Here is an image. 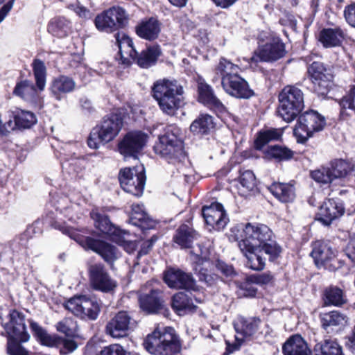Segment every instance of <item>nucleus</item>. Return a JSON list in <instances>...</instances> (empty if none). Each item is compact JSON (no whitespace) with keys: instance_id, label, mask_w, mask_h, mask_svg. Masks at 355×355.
Wrapping results in <instances>:
<instances>
[{"instance_id":"29","label":"nucleus","mask_w":355,"mask_h":355,"mask_svg":"<svg viewBox=\"0 0 355 355\" xmlns=\"http://www.w3.org/2000/svg\"><path fill=\"white\" fill-rule=\"evenodd\" d=\"M130 222L141 229H152L155 227V221L150 218L144 209L142 204H133Z\"/></svg>"},{"instance_id":"39","label":"nucleus","mask_w":355,"mask_h":355,"mask_svg":"<svg viewBox=\"0 0 355 355\" xmlns=\"http://www.w3.org/2000/svg\"><path fill=\"white\" fill-rule=\"evenodd\" d=\"M247 259L246 266L253 270H262L266 266V259L262 257L259 248H239Z\"/></svg>"},{"instance_id":"64","label":"nucleus","mask_w":355,"mask_h":355,"mask_svg":"<svg viewBox=\"0 0 355 355\" xmlns=\"http://www.w3.org/2000/svg\"><path fill=\"white\" fill-rule=\"evenodd\" d=\"M345 253L352 262H355V235L350 239L345 248Z\"/></svg>"},{"instance_id":"5","label":"nucleus","mask_w":355,"mask_h":355,"mask_svg":"<svg viewBox=\"0 0 355 355\" xmlns=\"http://www.w3.org/2000/svg\"><path fill=\"white\" fill-rule=\"evenodd\" d=\"M180 135L181 130L178 127L174 125H168L154 146L155 153L169 163L181 161L184 157V151Z\"/></svg>"},{"instance_id":"33","label":"nucleus","mask_w":355,"mask_h":355,"mask_svg":"<svg viewBox=\"0 0 355 355\" xmlns=\"http://www.w3.org/2000/svg\"><path fill=\"white\" fill-rule=\"evenodd\" d=\"M90 216L94 221L95 227L102 233L110 236L119 235L120 230L111 223L107 216L100 213L96 209L91 211Z\"/></svg>"},{"instance_id":"19","label":"nucleus","mask_w":355,"mask_h":355,"mask_svg":"<svg viewBox=\"0 0 355 355\" xmlns=\"http://www.w3.org/2000/svg\"><path fill=\"white\" fill-rule=\"evenodd\" d=\"M89 278L92 287L104 293L112 291L116 286L102 264H94L89 267Z\"/></svg>"},{"instance_id":"26","label":"nucleus","mask_w":355,"mask_h":355,"mask_svg":"<svg viewBox=\"0 0 355 355\" xmlns=\"http://www.w3.org/2000/svg\"><path fill=\"white\" fill-rule=\"evenodd\" d=\"M115 38L119 49L122 63L129 64L130 59H135L137 55L132 39L123 32L117 33L115 35Z\"/></svg>"},{"instance_id":"3","label":"nucleus","mask_w":355,"mask_h":355,"mask_svg":"<svg viewBox=\"0 0 355 355\" xmlns=\"http://www.w3.org/2000/svg\"><path fill=\"white\" fill-rule=\"evenodd\" d=\"M152 90L153 96L163 112L173 115L180 107L184 90L176 80H159L154 83Z\"/></svg>"},{"instance_id":"8","label":"nucleus","mask_w":355,"mask_h":355,"mask_svg":"<svg viewBox=\"0 0 355 355\" xmlns=\"http://www.w3.org/2000/svg\"><path fill=\"white\" fill-rule=\"evenodd\" d=\"M278 113L286 122L295 119L304 107V94L298 87L287 85L279 94Z\"/></svg>"},{"instance_id":"38","label":"nucleus","mask_w":355,"mask_h":355,"mask_svg":"<svg viewBox=\"0 0 355 355\" xmlns=\"http://www.w3.org/2000/svg\"><path fill=\"white\" fill-rule=\"evenodd\" d=\"M161 55V50L159 46H152L143 50L137 57L132 59L136 61L137 64L141 68H149L154 65L158 57Z\"/></svg>"},{"instance_id":"10","label":"nucleus","mask_w":355,"mask_h":355,"mask_svg":"<svg viewBox=\"0 0 355 355\" xmlns=\"http://www.w3.org/2000/svg\"><path fill=\"white\" fill-rule=\"evenodd\" d=\"M31 67L35 84L24 80V99L33 105H38L42 102L40 94L46 87L47 70L44 62L40 59H34Z\"/></svg>"},{"instance_id":"61","label":"nucleus","mask_w":355,"mask_h":355,"mask_svg":"<svg viewBox=\"0 0 355 355\" xmlns=\"http://www.w3.org/2000/svg\"><path fill=\"white\" fill-rule=\"evenodd\" d=\"M253 284L254 283L248 281L247 277L246 282L242 284L241 289L243 291V295L245 297H253L256 295L257 288L253 285Z\"/></svg>"},{"instance_id":"15","label":"nucleus","mask_w":355,"mask_h":355,"mask_svg":"<svg viewBox=\"0 0 355 355\" xmlns=\"http://www.w3.org/2000/svg\"><path fill=\"white\" fill-rule=\"evenodd\" d=\"M31 326L35 336L42 345L58 348L62 355H67L73 352L78 347L77 343L73 340L51 336L36 323H31Z\"/></svg>"},{"instance_id":"43","label":"nucleus","mask_w":355,"mask_h":355,"mask_svg":"<svg viewBox=\"0 0 355 355\" xmlns=\"http://www.w3.org/2000/svg\"><path fill=\"white\" fill-rule=\"evenodd\" d=\"M70 30V21L62 17L53 19L48 25V31L58 37H65Z\"/></svg>"},{"instance_id":"57","label":"nucleus","mask_w":355,"mask_h":355,"mask_svg":"<svg viewBox=\"0 0 355 355\" xmlns=\"http://www.w3.org/2000/svg\"><path fill=\"white\" fill-rule=\"evenodd\" d=\"M248 279L256 284H269L272 282L273 276L270 272H268L262 274L250 275L248 277Z\"/></svg>"},{"instance_id":"51","label":"nucleus","mask_w":355,"mask_h":355,"mask_svg":"<svg viewBox=\"0 0 355 355\" xmlns=\"http://www.w3.org/2000/svg\"><path fill=\"white\" fill-rule=\"evenodd\" d=\"M282 136L281 130L278 129H270L261 132L256 140L257 146H262L272 140H277Z\"/></svg>"},{"instance_id":"6","label":"nucleus","mask_w":355,"mask_h":355,"mask_svg":"<svg viewBox=\"0 0 355 355\" xmlns=\"http://www.w3.org/2000/svg\"><path fill=\"white\" fill-rule=\"evenodd\" d=\"M235 227L231 229L230 239L238 241L239 248H260L269 238L275 237L271 230L266 225L259 223H247L241 234Z\"/></svg>"},{"instance_id":"53","label":"nucleus","mask_w":355,"mask_h":355,"mask_svg":"<svg viewBox=\"0 0 355 355\" xmlns=\"http://www.w3.org/2000/svg\"><path fill=\"white\" fill-rule=\"evenodd\" d=\"M311 178L317 182L329 184L333 181L328 168H322L315 170L311 173Z\"/></svg>"},{"instance_id":"37","label":"nucleus","mask_w":355,"mask_h":355,"mask_svg":"<svg viewBox=\"0 0 355 355\" xmlns=\"http://www.w3.org/2000/svg\"><path fill=\"white\" fill-rule=\"evenodd\" d=\"M344 37L340 28H324L320 33L319 40L326 48L334 47L341 44Z\"/></svg>"},{"instance_id":"25","label":"nucleus","mask_w":355,"mask_h":355,"mask_svg":"<svg viewBox=\"0 0 355 355\" xmlns=\"http://www.w3.org/2000/svg\"><path fill=\"white\" fill-rule=\"evenodd\" d=\"M141 309L148 313H155L162 308L163 300L159 290L151 288L149 293L141 291L139 295Z\"/></svg>"},{"instance_id":"14","label":"nucleus","mask_w":355,"mask_h":355,"mask_svg":"<svg viewBox=\"0 0 355 355\" xmlns=\"http://www.w3.org/2000/svg\"><path fill=\"white\" fill-rule=\"evenodd\" d=\"M308 73L313 84L314 91L318 95H327L332 85L331 70L322 62H313L309 67Z\"/></svg>"},{"instance_id":"36","label":"nucleus","mask_w":355,"mask_h":355,"mask_svg":"<svg viewBox=\"0 0 355 355\" xmlns=\"http://www.w3.org/2000/svg\"><path fill=\"white\" fill-rule=\"evenodd\" d=\"M320 318L322 327L326 331L335 327H344L348 320L347 315L338 311L321 313Z\"/></svg>"},{"instance_id":"49","label":"nucleus","mask_w":355,"mask_h":355,"mask_svg":"<svg viewBox=\"0 0 355 355\" xmlns=\"http://www.w3.org/2000/svg\"><path fill=\"white\" fill-rule=\"evenodd\" d=\"M333 180L337 178H344L348 173L349 166L343 159L334 160L328 168Z\"/></svg>"},{"instance_id":"22","label":"nucleus","mask_w":355,"mask_h":355,"mask_svg":"<svg viewBox=\"0 0 355 355\" xmlns=\"http://www.w3.org/2000/svg\"><path fill=\"white\" fill-rule=\"evenodd\" d=\"M202 212L205 223L214 229L222 230L229 221L223 205L219 202H214L209 207H204Z\"/></svg>"},{"instance_id":"44","label":"nucleus","mask_w":355,"mask_h":355,"mask_svg":"<svg viewBox=\"0 0 355 355\" xmlns=\"http://www.w3.org/2000/svg\"><path fill=\"white\" fill-rule=\"evenodd\" d=\"M324 302L326 305L339 306L346 302L343 291L337 286H329L324 290Z\"/></svg>"},{"instance_id":"42","label":"nucleus","mask_w":355,"mask_h":355,"mask_svg":"<svg viewBox=\"0 0 355 355\" xmlns=\"http://www.w3.org/2000/svg\"><path fill=\"white\" fill-rule=\"evenodd\" d=\"M119 11H116L114 8H109L102 13L98 15L94 20L96 28L101 31L112 32L114 31V26L111 24L112 17L120 15Z\"/></svg>"},{"instance_id":"54","label":"nucleus","mask_w":355,"mask_h":355,"mask_svg":"<svg viewBox=\"0 0 355 355\" xmlns=\"http://www.w3.org/2000/svg\"><path fill=\"white\" fill-rule=\"evenodd\" d=\"M111 8L116 9V11L120 12V15H117L116 17H112L111 24L114 26V29L117 30L119 28L124 27L128 21V15L125 10L119 6H113Z\"/></svg>"},{"instance_id":"7","label":"nucleus","mask_w":355,"mask_h":355,"mask_svg":"<svg viewBox=\"0 0 355 355\" xmlns=\"http://www.w3.org/2000/svg\"><path fill=\"white\" fill-rule=\"evenodd\" d=\"M123 127V119L119 114H110L94 128L87 139L90 148L98 149L101 144H107L119 135Z\"/></svg>"},{"instance_id":"2","label":"nucleus","mask_w":355,"mask_h":355,"mask_svg":"<svg viewBox=\"0 0 355 355\" xmlns=\"http://www.w3.org/2000/svg\"><path fill=\"white\" fill-rule=\"evenodd\" d=\"M52 225L64 234L68 235L71 239L75 240L85 249L91 250L98 253L105 261L111 266L121 256L117 248L113 245L89 236H82L77 230L58 221H55Z\"/></svg>"},{"instance_id":"58","label":"nucleus","mask_w":355,"mask_h":355,"mask_svg":"<svg viewBox=\"0 0 355 355\" xmlns=\"http://www.w3.org/2000/svg\"><path fill=\"white\" fill-rule=\"evenodd\" d=\"M340 105L343 109H351L355 110V85L349 90L340 101Z\"/></svg>"},{"instance_id":"40","label":"nucleus","mask_w":355,"mask_h":355,"mask_svg":"<svg viewBox=\"0 0 355 355\" xmlns=\"http://www.w3.org/2000/svg\"><path fill=\"white\" fill-rule=\"evenodd\" d=\"M314 355H345L342 346L336 340L325 339L313 347Z\"/></svg>"},{"instance_id":"60","label":"nucleus","mask_w":355,"mask_h":355,"mask_svg":"<svg viewBox=\"0 0 355 355\" xmlns=\"http://www.w3.org/2000/svg\"><path fill=\"white\" fill-rule=\"evenodd\" d=\"M344 16L347 22L355 28V3L345 6Z\"/></svg>"},{"instance_id":"1","label":"nucleus","mask_w":355,"mask_h":355,"mask_svg":"<svg viewBox=\"0 0 355 355\" xmlns=\"http://www.w3.org/2000/svg\"><path fill=\"white\" fill-rule=\"evenodd\" d=\"M145 349L153 355H175L181 351L182 344L174 328L157 327L144 340Z\"/></svg>"},{"instance_id":"12","label":"nucleus","mask_w":355,"mask_h":355,"mask_svg":"<svg viewBox=\"0 0 355 355\" xmlns=\"http://www.w3.org/2000/svg\"><path fill=\"white\" fill-rule=\"evenodd\" d=\"M64 306L76 316L90 320H96L101 311L98 302L86 295L74 296L68 300Z\"/></svg>"},{"instance_id":"18","label":"nucleus","mask_w":355,"mask_h":355,"mask_svg":"<svg viewBox=\"0 0 355 355\" xmlns=\"http://www.w3.org/2000/svg\"><path fill=\"white\" fill-rule=\"evenodd\" d=\"M164 280L168 287L175 289L197 291L196 282L193 275L179 268H170L164 272Z\"/></svg>"},{"instance_id":"9","label":"nucleus","mask_w":355,"mask_h":355,"mask_svg":"<svg viewBox=\"0 0 355 355\" xmlns=\"http://www.w3.org/2000/svg\"><path fill=\"white\" fill-rule=\"evenodd\" d=\"M9 320L1 325L5 329L1 335L7 338L8 355H22V313L12 309L8 315Z\"/></svg>"},{"instance_id":"50","label":"nucleus","mask_w":355,"mask_h":355,"mask_svg":"<svg viewBox=\"0 0 355 355\" xmlns=\"http://www.w3.org/2000/svg\"><path fill=\"white\" fill-rule=\"evenodd\" d=\"M56 329L67 336L73 337L77 334L78 325L73 318H65L58 322Z\"/></svg>"},{"instance_id":"34","label":"nucleus","mask_w":355,"mask_h":355,"mask_svg":"<svg viewBox=\"0 0 355 355\" xmlns=\"http://www.w3.org/2000/svg\"><path fill=\"white\" fill-rule=\"evenodd\" d=\"M311 255L318 267L324 266L326 262L334 257L331 248L327 243L319 241L313 243Z\"/></svg>"},{"instance_id":"56","label":"nucleus","mask_w":355,"mask_h":355,"mask_svg":"<svg viewBox=\"0 0 355 355\" xmlns=\"http://www.w3.org/2000/svg\"><path fill=\"white\" fill-rule=\"evenodd\" d=\"M190 259L191 261L195 263L196 264V266L195 267L196 271H199L202 277H200L201 280L207 281V275L201 272V268L198 269V266H200L202 265L205 261L207 260V257L206 254H204L203 252H200V254L195 253L193 251H191L190 252Z\"/></svg>"},{"instance_id":"59","label":"nucleus","mask_w":355,"mask_h":355,"mask_svg":"<svg viewBox=\"0 0 355 355\" xmlns=\"http://www.w3.org/2000/svg\"><path fill=\"white\" fill-rule=\"evenodd\" d=\"M97 355H126V353L122 346L113 344L104 347Z\"/></svg>"},{"instance_id":"17","label":"nucleus","mask_w":355,"mask_h":355,"mask_svg":"<svg viewBox=\"0 0 355 355\" xmlns=\"http://www.w3.org/2000/svg\"><path fill=\"white\" fill-rule=\"evenodd\" d=\"M148 138V135L142 131L129 132L119 143V151L125 157H137V154L145 146Z\"/></svg>"},{"instance_id":"55","label":"nucleus","mask_w":355,"mask_h":355,"mask_svg":"<svg viewBox=\"0 0 355 355\" xmlns=\"http://www.w3.org/2000/svg\"><path fill=\"white\" fill-rule=\"evenodd\" d=\"M67 8L73 11L80 18L83 19H89L93 17V13L90 11V10L80 4L78 1H76L74 3L69 4Z\"/></svg>"},{"instance_id":"62","label":"nucleus","mask_w":355,"mask_h":355,"mask_svg":"<svg viewBox=\"0 0 355 355\" xmlns=\"http://www.w3.org/2000/svg\"><path fill=\"white\" fill-rule=\"evenodd\" d=\"M37 121V116L33 112L24 110V129L31 128Z\"/></svg>"},{"instance_id":"11","label":"nucleus","mask_w":355,"mask_h":355,"mask_svg":"<svg viewBox=\"0 0 355 355\" xmlns=\"http://www.w3.org/2000/svg\"><path fill=\"white\" fill-rule=\"evenodd\" d=\"M326 125L324 117L314 110L307 111L300 114L294 129V135L297 141L306 142L316 132L322 131Z\"/></svg>"},{"instance_id":"63","label":"nucleus","mask_w":355,"mask_h":355,"mask_svg":"<svg viewBox=\"0 0 355 355\" xmlns=\"http://www.w3.org/2000/svg\"><path fill=\"white\" fill-rule=\"evenodd\" d=\"M216 268L218 270L226 277H232L235 275L234 268L223 261H218L216 263Z\"/></svg>"},{"instance_id":"13","label":"nucleus","mask_w":355,"mask_h":355,"mask_svg":"<svg viewBox=\"0 0 355 355\" xmlns=\"http://www.w3.org/2000/svg\"><path fill=\"white\" fill-rule=\"evenodd\" d=\"M119 180L122 189L134 196H140L146 183L145 170L143 165L125 168L120 171Z\"/></svg>"},{"instance_id":"46","label":"nucleus","mask_w":355,"mask_h":355,"mask_svg":"<svg viewBox=\"0 0 355 355\" xmlns=\"http://www.w3.org/2000/svg\"><path fill=\"white\" fill-rule=\"evenodd\" d=\"M55 210L60 214H63L65 218L72 222H76L78 217L74 213L73 205H71L67 197L60 198L55 205Z\"/></svg>"},{"instance_id":"52","label":"nucleus","mask_w":355,"mask_h":355,"mask_svg":"<svg viewBox=\"0 0 355 355\" xmlns=\"http://www.w3.org/2000/svg\"><path fill=\"white\" fill-rule=\"evenodd\" d=\"M241 185L247 191H252L256 187L257 181L254 174L252 171L245 170L241 172L239 177Z\"/></svg>"},{"instance_id":"27","label":"nucleus","mask_w":355,"mask_h":355,"mask_svg":"<svg viewBox=\"0 0 355 355\" xmlns=\"http://www.w3.org/2000/svg\"><path fill=\"white\" fill-rule=\"evenodd\" d=\"M198 100L200 103L222 111L225 106L214 94L212 87L203 80L198 82Z\"/></svg>"},{"instance_id":"48","label":"nucleus","mask_w":355,"mask_h":355,"mask_svg":"<svg viewBox=\"0 0 355 355\" xmlns=\"http://www.w3.org/2000/svg\"><path fill=\"white\" fill-rule=\"evenodd\" d=\"M259 250L268 256L270 261H274L279 257L282 251L281 246L274 239V237L269 238V240L265 242Z\"/></svg>"},{"instance_id":"28","label":"nucleus","mask_w":355,"mask_h":355,"mask_svg":"<svg viewBox=\"0 0 355 355\" xmlns=\"http://www.w3.org/2000/svg\"><path fill=\"white\" fill-rule=\"evenodd\" d=\"M284 355H312L307 343L300 335L290 337L282 347Z\"/></svg>"},{"instance_id":"24","label":"nucleus","mask_w":355,"mask_h":355,"mask_svg":"<svg viewBox=\"0 0 355 355\" xmlns=\"http://www.w3.org/2000/svg\"><path fill=\"white\" fill-rule=\"evenodd\" d=\"M76 87V83L72 78L60 75L52 80L49 90L54 98L61 101L67 94L73 92Z\"/></svg>"},{"instance_id":"21","label":"nucleus","mask_w":355,"mask_h":355,"mask_svg":"<svg viewBox=\"0 0 355 355\" xmlns=\"http://www.w3.org/2000/svg\"><path fill=\"white\" fill-rule=\"evenodd\" d=\"M345 207L340 200L327 199L320 207L316 219L324 225H329L334 220L342 216Z\"/></svg>"},{"instance_id":"31","label":"nucleus","mask_w":355,"mask_h":355,"mask_svg":"<svg viewBox=\"0 0 355 355\" xmlns=\"http://www.w3.org/2000/svg\"><path fill=\"white\" fill-rule=\"evenodd\" d=\"M198 234L191 227L183 224L176 230L173 236L174 242L181 248H191L195 240L198 239Z\"/></svg>"},{"instance_id":"41","label":"nucleus","mask_w":355,"mask_h":355,"mask_svg":"<svg viewBox=\"0 0 355 355\" xmlns=\"http://www.w3.org/2000/svg\"><path fill=\"white\" fill-rule=\"evenodd\" d=\"M214 128L213 117L208 114H201L190 125V130L194 135H207Z\"/></svg>"},{"instance_id":"32","label":"nucleus","mask_w":355,"mask_h":355,"mask_svg":"<svg viewBox=\"0 0 355 355\" xmlns=\"http://www.w3.org/2000/svg\"><path fill=\"white\" fill-rule=\"evenodd\" d=\"M135 29L139 37L150 41L156 39L160 32L159 23L154 18L142 21L136 26Z\"/></svg>"},{"instance_id":"20","label":"nucleus","mask_w":355,"mask_h":355,"mask_svg":"<svg viewBox=\"0 0 355 355\" xmlns=\"http://www.w3.org/2000/svg\"><path fill=\"white\" fill-rule=\"evenodd\" d=\"M221 85L227 94L236 98H249L254 95L248 82L239 74L225 78Z\"/></svg>"},{"instance_id":"30","label":"nucleus","mask_w":355,"mask_h":355,"mask_svg":"<svg viewBox=\"0 0 355 355\" xmlns=\"http://www.w3.org/2000/svg\"><path fill=\"white\" fill-rule=\"evenodd\" d=\"M268 189L278 200L284 203L291 202L295 198V188L291 184L274 182Z\"/></svg>"},{"instance_id":"47","label":"nucleus","mask_w":355,"mask_h":355,"mask_svg":"<svg viewBox=\"0 0 355 355\" xmlns=\"http://www.w3.org/2000/svg\"><path fill=\"white\" fill-rule=\"evenodd\" d=\"M266 155L277 161H285L293 157V152L287 147L275 145L268 148Z\"/></svg>"},{"instance_id":"16","label":"nucleus","mask_w":355,"mask_h":355,"mask_svg":"<svg viewBox=\"0 0 355 355\" xmlns=\"http://www.w3.org/2000/svg\"><path fill=\"white\" fill-rule=\"evenodd\" d=\"M286 54L284 44L279 39H272L263 45H259L250 58L253 62L275 61Z\"/></svg>"},{"instance_id":"45","label":"nucleus","mask_w":355,"mask_h":355,"mask_svg":"<svg viewBox=\"0 0 355 355\" xmlns=\"http://www.w3.org/2000/svg\"><path fill=\"white\" fill-rule=\"evenodd\" d=\"M239 67L225 58H220L218 64L216 67V73L221 78V83L225 78H230L236 74H239Z\"/></svg>"},{"instance_id":"23","label":"nucleus","mask_w":355,"mask_h":355,"mask_svg":"<svg viewBox=\"0 0 355 355\" xmlns=\"http://www.w3.org/2000/svg\"><path fill=\"white\" fill-rule=\"evenodd\" d=\"M131 318L126 311H119L112 318L105 326V332L114 338L128 336Z\"/></svg>"},{"instance_id":"35","label":"nucleus","mask_w":355,"mask_h":355,"mask_svg":"<svg viewBox=\"0 0 355 355\" xmlns=\"http://www.w3.org/2000/svg\"><path fill=\"white\" fill-rule=\"evenodd\" d=\"M171 306L180 315L193 312L196 309V306L194 305L191 297L183 292H179L173 296Z\"/></svg>"},{"instance_id":"4","label":"nucleus","mask_w":355,"mask_h":355,"mask_svg":"<svg viewBox=\"0 0 355 355\" xmlns=\"http://www.w3.org/2000/svg\"><path fill=\"white\" fill-rule=\"evenodd\" d=\"M233 326L236 333L235 342L230 343L226 341V351L224 355H229L239 349L245 340H250L258 334H268V330L263 331V326L268 328V324L263 322L259 317H244L239 315L233 322Z\"/></svg>"}]
</instances>
